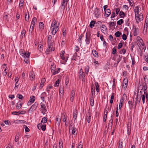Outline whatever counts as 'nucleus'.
Here are the masks:
<instances>
[{"label":"nucleus","mask_w":148,"mask_h":148,"mask_svg":"<svg viewBox=\"0 0 148 148\" xmlns=\"http://www.w3.org/2000/svg\"><path fill=\"white\" fill-rule=\"evenodd\" d=\"M57 24L56 21L55 20H54L53 22L51 23L50 28L52 34L53 35H54L58 30L59 25L57 26Z\"/></svg>","instance_id":"nucleus-1"},{"label":"nucleus","mask_w":148,"mask_h":148,"mask_svg":"<svg viewBox=\"0 0 148 148\" xmlns=\"http://www.w3.org/2000/svg\"><path fill=\"white\" fill-rule=\"evenodd\" d=\"M137 16L136 14H135V19L136 23L137 24L139 23L140 22L142 21L143 19V14H138Z\"/></svg>","instance_id":"nucleus-2"},{"label":"nucleus","mask_w":148,"mask_h":148,"mask_svg":"<svg viewBox=\"0 0 148 148\" xmlns=\"http://www.w3.org/2000/svg\"><path fill=\"white\" fill-rule=\"evenodd\" d=\"M93 14L95 17L98 18L101 15V12L99 8H96L95 9L93 13Z\"/></svg>","instance_id":"nucleus-3"},{"label":"nucleus","mask_w":148,"mask_h":148,"mask_svg":"<svg viewBox=\"0 0 148 148\" xmlns=\"http://www.w3.org/2000/svg\"><path fill=\"white\" fill-rule=\"evenodd\" d=\"M38 103L37 102H35L28 110V112H34L38 106Z\"/></svg>","instance_id":"nucleus-4"},{"label":"nucleus","mask_w":148,"mask_h":148,"mask_svg":"<svg viewBox=\"0 0 148 148\" xmlns=\"http://www.w3.org/2000/svg\"><path fill=\"white\" fill-rule=\"evenodd\" d=\"M134 97L135 98V103L139 104L141 100V97H138V92L137 94H136L135 92L134 94Z\"/></svg>","instance_id":"nucleus-5"},{"label":"nucleus","mask_w":148,"mask_h":148,"mask_svg":"<svg viewBox=\"0 0 148 148\" xmlns=\"http://www.w3.org/2000/svg\"><path fill=\"white\" fill-rule=\"evenodd\" d=\"M64 53L65 52L64 51H62L61 53L60 54V56L61 58L64 61L62 64H65V63L67 62V60L69 58V57L67 56L65 58V57L64 56Z\"/></svg>","instance_id":"nucleus-6"},{"label":"nucleus","mask_w":148,"mask_h":148,"mask_svg":"<svg viewBox=\"0 0 148 148\" xmlns=\"http://www.w3.org/2000/svg\"><path fill=\"white\" fill-rule=\"evenodd\" d=\"M40 104V111L41 112L44 114H45V112L47 111L46 106L44 103H41Z\"/></svg>","instance_id":"nucleus-7"},{"label":"nucleus","mask_w":148,"mask_h":148,"mask_svg":"<svg viewBox=\"0 0 148 148\" xmlns=\"http://www.w3.org/2000/svg\"><path fill=\"white\" fill-rule=\"evenodd\" d=\"M37 127L38 129H42L43 131H45L46 129V125L44 124L42 125V123H40L37 125Z\"/></svg>","instance_id":"nucleus-8"},{"label":"nucleus","mask_w":148,"mask_h":148,"mask_svg":"<svg viewBox=\"0 0 148 148\" xmlns=\"http://www.w3.org/2000/svg\"><path fill=\"white\" fill-rule=\"evenodd\" d=\"M79 79L82 78V79H84L85 78V73L84 72H83L82 68H81L79 71Z\"/></svg>","instance_id":"nucleus-9"},{"label":"nucleus","mask_w":148,"mask_h":148,"mask_svg":"<svg viewBox=\"0 0 148 148\" xmlns=\"http://www.w3.org/2000/svg\"><path fill=\"white\" fill-rule=\"evenodd\" d=\"M133 34L134 36H137L139 33V29L138 28H136V27L134 25H133Z\"/></svg>","instance_id":"nucleus-10"},{"label":"nucleus","mask_w":148,"mask_h":148,"mask_svg":"<svg viewBox=\"0 0 148 148\" xmlns=\"http://www.w3.org/2000/svg\"><path fill=\"white\" fill-rule=\"evenodd\" d=\"M90 35V33L89 34V36L87 35L86 34L85 41L86 44L87 45L89 44L90 41L91 37Z\"/></svg>","instance_id":"nucleus-11"},{"label":"nucleus","mask_w":148,"mask_h":148,"mask_svg":"<svg viewBox=\"0 0 148 148\" xmlns=\"http://www.w3.org/2000/svg\"><path fill=\"white\" fill-rule=\"evenodd\" d=\"M69 130H72V133L74 135H77V133L76 132V128L74 127L71 124L69 126Z\"/></svg>","instance_id":"nucleus-12"},{"label":"nucleus","mask_w":148,"mask_h":148,"mask_svg":"<svg viewBox=\"0 0 148 148\" xmlns=\"http://www.w3.org/2000/svg\"><path fill=\"white\" fill-rule=\"evenodd\" d=\"M35 100V97L34 96H32L30 97V99L27 103V105L28 106L30 105L32 103H34Z\"/></svg>","instance_id":"nucleus-13"},{"label":"nucleus","mask_w":148,"mask_h":148,"mask_svg":"<svg viewBox=\"0 0 148 148\" xmlns=\"http://www.w3.org/2000/svg\"><path fill=\"white\" fill-rule=\"evenodd\" d=\"M61 122V119L59 116H56L55 124L58 126L60 125Z\"/></svg>","instance_id":"nucleus-14"},{"label":"nucleus","mask_w":148,"mask_h":148,"mask_svg":"<svg viewBox=\"0 0 148 148\" xmlns=\"http://www.w3.org/2000/svg\"><path fill=\"white\" fill-rule=\"evenodd\" d=\"M25 111H21L18 112L14 111L12 112V114L15 115H18V114H23L25 113Z\"/></svg>","instance_id":"nucleus-15"},{"label":"nucleus","mask_w":148,"mask_h":148,"mask_svg":"<svg viewBox=\"0 0 148 148\" xmlns=\"http://www.w3.org/2000/svg\"><path fill=\"white\" fill-rule=\"evenodd\" d=\"M104 16L105 17H108L111 13V12L110 9H107L106 10L104 11Z\"/></svg>","instance_id":"nucleus-16"},{"label":"nucleus","mask_w":148,"mask_h":148,"mask_svg":"<svg viewBox=\"0 0 148 148\" xmlns=\"http://www.w3.org/2000/svg\"><path fill=\"white\" fill-rule=\"evenodd\" d=\"M23 105V100H20L17 103L16 108L17 109L19 110L21 108Z\"/></svg>","instance_id":"nucleus-17"},{"label":"nucleus","mask_w":148,"mask_h":148,"mask_svg":"<svg viewBox=\"0 0 148 148\" xmlns=\"http://www.w3.org/2000/svg\"><path fill=\"white\" fill-rule=\"evenodd\" d=\"M86 120L88 123H90L91 121V116L90 113L88 112L86 114Z\"/></svg>","instance_id":"nucleus-18"},{"label":"nucleus","mask_w":148,"mask_h":148,"mask_svg":"<svg viewBox=\"0 0 148 148\" xmlns=\"http://www.w3.org/2000/svg\"><path fill=\"white\" fill-rule=\"evenodd\" d=\"M124 98H127V95L125 94H124L122 97H121V99L120 100L119 105L123 106L124 100Z\"/></svg>","instance_id":"nucleus-19"},{"label":"nucleus","mask_w":148,"mask_h":148,"mask_svg":"<svg viewBox=\"0 0 148 148\" xmlns=\"http://www.w3.org/2000/svg\"><path fill=\"white\" fill-rule=\"evenodd\" d=\"M127 132L128 135H130L131 132V124L129 123L127 124Z\"/></svg>","instance_id":"nucleus-20"},{"label":"nucleus","mask_w":148,"mask_h":148,"mask_svg":"<svg viewBox=\"0 0 148 148\" xmlns=\"http://www.w3.org/2000/svg\"><path fill=\"white\" fill-rule=\"evenodd\" d=\"M128 84V80L127 79H124L123 80V84L122 85L123 87L124 88H127Z\"/></svg>","instance_id":"nucleus-21"},{"label":"nucleus","mask_w":148,"mask_h":148,"mask_svg":"<svg viewBox=\"0 0 148 148\" xmlns=\"http://www.w3.org/2000/svg\"><path fill=\"white\" fill-rule=\"evenodd\" d=\"M47 96V95L45 92H44L41 94L40 98L44 102L45 101V97Z\"/></svg>","instance_id":"nucleus-22"},{"label":"nucleus","mask_w":148,"mask_h":148,"mask_svg":"<svg viewBox=\"0 0 148 148\" xmlns=\"http://www.w3.org/2000/svg\"><path fill=\"white\" fill-rule=\"evenodd\" d=\"M45 81L46 80L45 78L42 79L40 86V89L42 88L43 86V84L45 82Z\"/></svg>","instance_id":"nucleus-23"},{"label":"nucleus","mask_w":148,"mask_h":148,"mask_svg":"<svg viewBox=\"0 0 148 148\" xmlns=\"http://www.w3.org/2000/svg\"><path fill=\"white\" fill-rule=\"evenodd\" d=\"M77 113L76 110H74L73 112V118L74 121L76 120L77 118Z\"/></svg>","instance_id":"nucleus-24"},{"label":"nucleus","mask_w":148,"mask_h":148,"mask_svg":"<svg viewBox=\"0 0 148 148\" xmlns=\"http://www.w3.org/2000/svg\"><path fill=\"white\" fill-rule=\"evenodd\" d=\"M44 24L43 22H40L39 23V27L41 31H42L44 29Z\"/></svg>","instance_id":"nucleus-25"},{"label":"nucleus","mask_w":148,"mask_h":148,"mask_svg":"<svg viewBox=\"0 0 148 148\" xmlns=\"http://www.w3.org/2000/svg\"><path fill=\"white\" fill-rule=\"evenodd\" d=\"M112 116H111V119L109 120V122L108 123V128H110V129H111L112 125L113 120L112 119Z\"/></svg>","instance_id":"nucleus-26"},{"label":"nucleus","mask_w":148,"mask_h":148,"mask_svg":"<svg viewBox=\"0 0 148 148\" xmlns=\"http://www.w3.org/2000/svg\"><path fill=\"white\" fill-rule=\"evenodd\" d=\"M90 105L92 106H93L94 100L92 96H91L90 98Z\"/></svg>","instance_id":"nucleus-27"},{"label":"nucleus","mask_w":148,"mask_h":148,"mask_svg":"<svg viewBox=\"0 0 148 148\" xmlns=\"http://www.w3.org/2000/svg\"><path fill=\"white\" fill-rule=\"evenodd\" d=\"M101 31L102 33H104V32L106 31L107 29L105 25H103L102 26L100 27Z\"/></svg>","instance_id":"nucleus-28"},{"label":"nucleus","mask_w":148,"mask_h":148,"mask_svg":"<svg viewBox=\"0 0 148 148\" xmlns=\"http://www.w3.org/2000/svg\"><path fill=\"white\" fill-rule=\"evenodd\" d=\"M84 37V35L83 34H81L79 36L78 38V42L81 44L82 43V38Z\"/></svg>","instance_id":"nucleus-29"},{"label":"nucleus","mask_w":148,"mask_h":148,"mask_svg":"<svg viewBox=\"0 0 148 148\" xmlns=\"http://www.w3.org/2000/svg\"><path fill=\"white\" fill-rule=\"evenodd\" d=\"M95 84L96 86V91L97 92H98L99 91V88L98 83L97 82H95Z\"/></svg>","instance_id":"nucleus-30"},{"label":"nucleus","mask_w":148,"mask_h":148,"mask_svg":"<svg viewBox=\"0 0 148 148\" xmlns=\"http://www.w3.org/2000/svg\"><path fill=\"white\" fill-rule=\"evenodd\" d=\"M92 53L93 55L96 57H98V53L95 50H93L92 51Z\"/></svg>","instance_id":"nucleus-31"},{"label":"nucleus","mask_w":148,"mask_h":148,"mask_svg":"<svg viewBox=\"0 0 148 148\" xmlns=\"http://www.w3.org/2000/svg\"><path fill=\"white\" fill-rule=\"evenodd\" d=\"M25 21L27 22L29 21V13H28V15H27L26 12L25 13Z\"/></svg>","instance_id":"nucleus-32"},{"label":"nucleus","mask_w":148,"mask_h":148,"mask_svg":"<svg viewBox=\"0 0 148 148\" xmlns=\"http://www.w3.org/2000/svg\"><path fill=\"white\" fill-rule=\"evenodd\" d=\"M31 80L32 81L34 79L35 76L34 75V71L31 72Z\"/></svg>","instance_id":"nucleus-33"},{"label":"nucleus","mask_w":148,"mask_h":148,"mask_svg":"<svg viewBox=\"0 0 148 148\" xmlns=\"http://www.w3.org/2000/svg\"><path fill=\"white\" fill-rule=\"evenodd\" d=\"M55 66L56 65L54 64H51V70L53 74V72H54L55 70Z\"/></svg>","instance_id":"nucleus-34"},{"label":"nucleus","mask_w":148,"mask_h":148,"mask_svg":"<svg viewBox=\"0 0 148 148\" xmlns=\"http://www.w3.org/2000/svg\"><path fill=\"white\" fill-rule=\"evenodd\" d=\"M47 117H44L42 119L41 121V123H45L47 122Z\"/></svg>","instance_id":"nucleus-35"},{"label":"nucleus","mask_w":148,"mask_h":148,"mask_svg":"<svg viewBox=\"0 0 148 148\" xmlns=\"http://www.w3.org/2000/svg\"><path fill=\"white\" fill-rule=\"evenodd\" d=\"M139 8L138 6H136L135 7V9L134 10V11L135 13V14H139Z\"/></svg>","instance_id":"nucleus-36"},{"label":"nucleus","mask_w":148,"mask_h":148,"mask_svg":"<svg viewBox=\"0 0 148 148\" xmlns=\"http://www.w3.org/2000/svg\"><path fill=\"white\" fill-rule=\"evenodd\" d=\"M114 92H112V95L111 96V99L110 101V103L111 104H112L113 102L114 98Z\"/></svg>","instance_id":"nucleus-37"},{"label":"nucleus","mask_w":148,"mask_h":148,"mask_svg":"<svg viewBox=\"0 0 148 148\" xmlns=\"http://www.w3.org/2000/svg\"><path fill=\"white\" fill-rule=\"evenodd\" d=\"M128 104L129 105V108L130 109H132L133 106L134 105L133 104V103H132V102L131 101H128Z\"/></svg>","instance_id":"nucleus-38"},{"label":"nucleus","mask_w":148,"mask_h":148,"mask_svg":"<svg viewBox=\"0 0 148 148\" xmlns=\"http://www.w3.org/2000/svg\"><path fill=\"white\" fill-rule=\"evenodd\" d=\"M95 23V21H92L89 25V26L91 28H92L93 27Z\"/></svg>","instance_id":"nucleus-39"},{"label":"nucleus","mask_w":148,"mask_h":148,"mask_svg":"<svg viewBox=\"0 0 148 148\" xmlns=\"http://www.w3.org/2000/svg\"><path fill=\"white\" fill-rule=\"evenodd\" d=\"M25 55H24V56H23V57L25 58H28L30 55V53L29 52H28V53L25 52Z\"/></svg>","instance_id":"nucleus-40"},{"label":"nucleus","mask_w":148,"mask_h":148,"mask_svg":"<svg viewBox=\"0 0 148 148\" xmlns=\"http://www.w3.org/2000/svg\"><path fill=\"white\" fill-rule=\"evenodd\" d=\"M119 16L121 18H124L125 16V13L124 12L122 11H121L119 14Z\"/></svg>","instance_id":"nucleus-41"},{"label":"nucleus","mask_w":148,"mask_h":148,"mask_svg":"<svg viewBox=\"0 0 148 148\" xmlns=\"http://www.w3.org/2000/svg\"><path fill=\"white\" fill-rule=\"evenodd\" d=\"M126 49L124 48L121 50L119 51L120 53L121 54L123 53V54H124L126 52Z\"/></svg>","instance_id":"nucleus-42"},{"label":"nucleus","mask_w":148,"mask_h":148,"mask_svg":"<svg viewBox=\"0 0 148 148\" xmlns=\"http://www.w3.org/2000/svg\"><path fill=\"white\" fill-rule=\"evenodd\" d=\"M77 56V53H74L73 56L72 58H71V60H75L76 59V57Z\"/></svg>","instance_id":"nucleus-43"},{"label":"nucleus","mask_w":148,"mask_h":148,"mask_svg":"<svg viewBox=\"0 0 148 148\" xmlns=\"http://www.w3.org/2000/svg\"><path fill=\"white\" fill-rule=\"evenodd\" d=\"M121 34V32L119 31H117L115 33V35L116 37H119Z\"/></svg>","instance_id":"nucleus-44"},{"label":"nucleus","mask_w":148,"mask_h":148,"mask_svg":"<svg viewBox=\"0 0 148 148\" xmlns=\"http://www.w3.org/2000/svg\"><path fill=\"white\" fill-rule=\"evenodd\" d=\"M144 86H143V89L144 90V91H147V84L145 83L144 82L143 83Z\"/></svg>","instance_id":"nucleus-45"},{"label":"nucleus","mask_w":148,"mask_h":148,"mask_svg":"<svg viewBox=\"0 0 148 148\" xmlns=\"http://www.w3.org/2000/svg\"><path fill=\"white\" fill-rule=\"evenodd\" d=\"M124 22L123 20L122 19H121L117 21V24L118 25H120Z\"/></svg>","instance_id":"nucleus-46"},{"label":"nucleus","mask_w":148,"mask_h":148,"mask_svg":"<svg viewBox=\"0 0 148 148\" xmlns=\"http://www.w3.org/2000/svg\"><path fill=\"white\" fill-rule=\"evenodd\" d=\"M140 97H141V98H142L143 103L144 104L145 103V95H141V96Z\"/></svg>","instance_id":"nucleus-47"},{"label":"nucleus","mask_w":148,"mask_h":148,"mask_svg":"<svg viewBox=\"0 0 148 148\" xmlns=\"http://www.w3.org/2000/svg\"><path fill=\"white\" fill-rule=\"evenodd\" d=\"M52 51V47L50 46H49V47L47 48L46 51L47 52H51Z\"/></svg>","instance_id":"nucleus-48"},{"label":"nucleus","mask_w":148,"mask_h":148,"mask_svg":"<svg viewBox=\"0 0 148 148\" xmlns=\"http://www.w3.org/2000/svg\"><path fill=\"white\" fill-rule=\"evenodd\" d=\"M60 68H58V69L57 70H56L54 71V72H53V75H55L58 73L60 72Z\"/></svg>","instance_id":"nucleus-49"},{"label":"nucleus","mask_w":148,"mask_h":148,"mask_svg":"<svg viewBox=\"0 0 148 148\" xmlns=\"http://www.w3.org/2000/svg\"><path fill=\"white\" fill-rule=\"evenodd\" d=\"M36 17H34L32 20L31 24H35V23L36 22Z\"/></svg>","instance_id":"nucleus-50"},{"label":"nucleus","mask_w":148,"mask_h":148,"mask_svg":"<svg viewBox=\"0 0 148 148\" xmlns=\"http://www.w3.org/2000/svg\"><path fill=\"white\" fill-rule=\"evenodd\" d=\"M17 97L21 100H23L22 99L23 98V96L20 94H18L17 95Z\"/></svg>","instance_id":"nucleus-51"},{"label":"nucleus","mask_w":148,"mask_h":148,"mask_svg":"<svg viewBox=\"0 0 148 148\" xmlns=\"http://www.w3.org/2000/svg\"><path fill=\"white\" fill-rule=\"evenodd\" d=\"M60 81L59 79H58L56 82L55 84H54V86H58L59 85L60 82Z\"/></svg>","instance_id":"nucleus-52"},{"label":"nucleus","mask_w":148,"mask_h":148,"mask_svg":"<svg viewBox=\"0 0 148 148\" xmlns=\"http://www.w3.org/2000/svg\"><path fill=\"white\" fill-rule=\"evenodd\" d=\"M116 50L115 47H114L112 49V53L114 55L116 54Z\"/></svg>","instance_id":"nucleus-53"},{"label":"nucleus","mask_w":148,"mask_h":148,"mask_svg":"<svg viewBox=\"0 0 148 148\" xmlns=\"http://www.w3.org/2000/svg\"><path fill=\"white\" fill-rule=\"evenodd\" d=\"M23 2L24 1L23 0H21L19 4V6L20 8L22 7L23 5Z\"/></svg>","instance_id":"nucleus-54"},{"label":"nucleus","mask_w":148,"mask_h":148,"mask_svg":"<svg viewBox=\"0 0 148 148\" xmlns=\"http://www.w3.org/2000/svg\"><path fill=\"white\" fill-rule=\"evenodd\" d=\"M91 92L92 95H95V88H93L92 87H91Z\"/></svg>","instance_id":"nucleus-55"},{"label":"nucleus","mask_w":148,"mask_h":148,"mask_svg":"<svg viewBox=\"0 0 148 148\" xmlns=\"http://www.w3.org/2000/svg\"><path fill=\"white\" fill-rule=\"evenodd\" d=\"M122 58V56H119V58L117 59L116 61L117 62V63H118L121 60Z\"/></svg>","instance_id":"nucleus-56"},{"label":"nucleus","mask_w":148,"mask_h":148,"mask_svg":"<svg viewBox=\"0 0 148 148\" xmlns=\"http://www.w3.org/2000/svg\"><path fill=\"white\" fill-rule=\"evenodd\" d=\"M89 69V66H88L86 67L85 68V73L86 74H88Z\"/></svg>","instance_id":"nucleus-57"},{"label":"nucleus","mask_w":148,"mask_h":148,"mask_svg":"<svg viewBox=\"0 0 148 148\" xmlns=\"http://www.w3.org/2000/svg\"><path fill=\"white\" fill-rule=\"evenodd\" d=\"M52 87V86H47L46 90L47 91V92L48 93H49V91L50 90V89H51Z\"/></svg>","instance_id":"nucleus-58"},{"label":"nucleus","mask_w":148,"mask_h":148,"mask_svg":"<svg viewBox=\"0 0 148 148\" xmlns=\"http://www.w3.org/2000/svg\"><path fill=\"white\" fill-rule=\"evenodd\" d=\"M4 20L6 21H8V16L7 15H5L3 16Z\"/></svg>","instance_id":"nucleus-59"},{"label":"nucleus","mask_w":148,"mask_h":148,"mask_svg":"<svg viewBox=\"0 0 148 148\" xmlns=\"http://www.w3.org/2000/svg\"><path fill=\"white\" fill-rule=\"evenodd\" d=\"M23 127L24 128H25V132H28L30 130L27 127L26 125H24Z\"/></svg>","instance_id":"nucleus-60"},{"label":"nucleus","mask_w":148,"mask_h":148,"mask_svg":"<svg viewBox=\"0 0 148 148\" xmlns=\"http://www.w3.org/2000/svg\"><path fill=\"white\" fill-rule=\"evenodd\" d=\"M75 94H71L70 100L72 102H73V99L74 98Z\"/></svg>","instance_id":"nucleus-61"},{"label":"nucleus","mask_w":148,"mask_h":148,"mask_svg":"<svg viewBox=\"0 0 148 148\" xmlns=\"http://www.w3.org/2000/svg\"><path fill=\"white\" fill-rule=\"evenodd\" d=\"M59 147L60 148H63V143L62 142H59Z\"/></svg>","instance_id":"nucleus-62"},{"label":"nucleus","mask_w":148,"mask_h":148,"mask_svg":"<svg viewBox=\"0 0 148 148\" xmlns=\"http://www.w3.org/2000/svg\"><path fill=\"white\" fill-rule=\"evenodd\" d=\"M20 54L22 56L25 55V53L24 51L22 50H20L19 51Z\"/></svg>","instance_id":"nucleus-63"},{"label":"nucleus","mask_w":148,"mask_h":148,"mask_svg":"<svg viewBox=\"0 0 148 148\" xmlns=\"http://www.w3.org/2000/svg\"><path fill=\"white\" fill-rule=\"evenodd\" d=\"M122 39L124 40H126L127 38V37L126 35L125 34H123L122 35Z\"/></svg>","instance_id":"nucleus-64"}]
</instances>
